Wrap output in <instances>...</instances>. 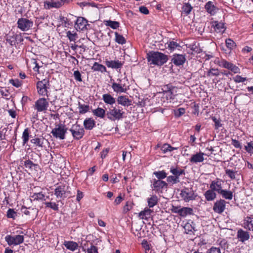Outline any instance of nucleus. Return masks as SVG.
Returning <instances> with one entry per match:
<instances>
[{"label":"nucleus","instance_id":"423d86ee","mask_svg":"<svg viewBox=\"0 0 253 253\" xmlns=\"http://www.w3.org/2000/svg\"><path fill=\"white\" fill-rule=\"evenodd\" d=\"M180 195L186 202H188L190 201L195 200L197 196V195L195 193L192 188L186 187L181 190Z\"/></svg>","mask_w":253,"mask_h":253},{"label":"nucleus","instance_id":"8fccbe9b","mask_svg":"<svg viewBox=\"0 0 253 253\" xmlns=\"http://www.w3.org/2000/svg\"><path fill=\"white\" fill-rule=\"evenodd\" d=\"M220 75V72L218 69L211 68L207 72V76L217 77Z\"/></svg>","mask_w":253,"mask_h":253},{"label":"nucleus","instance_id":"393cba45","mask_svg":"<svg viewBox=\"0 0 253 253\" xmlns=\"http://www.w3.org/2000/svg\"><path fill=\"white\" fill-rule=\"evenodd\" d=\"M117 102L118 104H121L124 106H128L131 105V100H129L126 96H119L117 98Z\"/></svg>","mask_w":253,"mask_h":253},{"label":"nucleus","instance_id":"49530a36","mask_svg":"<svg viewBox=\"0 0 253 253\" xmlns=\"http://www.w3.org/2000/svg\"><path fill=\"white\" fill-rule=\"evenodd\" d=\"M29 209H30L29 208ZM22 212L27 215H30L31 213H34L37 214L38 211L35 209H31V211L28 210V209L25 207H22L21 208Z\"/></svg>","mask_w":253,"mask_h":253},{"label":"nucleus","instance_id":"f257e3e1","mask_svg":"<svg viewBox=\"0 0 253 253\" xmlns=\"http://www.w3.org/2000/svg\"><path fill=\"white\" fill-rule=\"evenodd\" d=\"M148 61L151 64L162 66L168 61V56L159 51H152L147 54Z\"/></svg>","mask_w":253,"mask_h":253},{"label":"nucleus","instance_id":"473e14b6","mask_svg":"<svg viewBox=\"0 0 253 253\" xmlns=\"http://www.w3.org/2000/svg\"><path fill=\"white\" fill-rule=\"evenodd\" d=\"M193 213V210L192 208L189 207L181 208L180 211L179 215L182 217H185L187 215H191Z\"/></svg>","mask_w":253,"mask_h":253},{"label":"nucleus","instance_id":"bf43d9fd","mask_svg":"<svg viewBox=\"0 0 253 253\" xmlns=\"http://www.w3.org/2000/svg\"><path fill=\"white\" fill-rule=\"evenodd\" d=\"M142 247L145 249V253H151V251L150 250L149 245L146 240H143L141 243Z\"/></svg>","mask_w":253,"mask_h":253},{"label":"nucleus","instance_id":"f3484780","mask_svg":"<svg viewBox=\"0 0 253 253\" xmlns=\"http://www.w3.org/2000/svg\"><path fill=\"white\" fill-rule=\"evenodd\" d=\"M75 25L77 29L80 30H84L87 29V26H89V24H88L87 20L82 17H78L76 19Z\"/></svg>","mask_w":253,"mask_h":253},{"label":"nucleus","instance_id":"72a5a7b5","mask_svg":"<svg viewBox=\"0 0 253 253\" xmlns=\"http://www.w3.org/2000/svg\"><path fill=\"white\" fill-rule=\"evenodd\" d=\"M92 113L94 115L100 118H103L105 117V115H106L105 110L100 107H98L97 109L93 110Z\"/></svg>","mask_w":253,"mask_h":253},{"label":"nucleus","instance_id":"79ce46f5","mask_svg":"<svg viewBox=\"0 0 253 253\" xmlns=\"http://www.w3.org/2000/svg\"><path fill=\"white\" fill-rule=\"evenodd\" d=\"M115 41L119 44H124L126 43V40L125 38L117 32H115Z\"/></svg>","mask_w":253,"mask_h":253},{"label":"nucleus","instance_id":"9b49d317","mask_svg":"<svg viewBox=\"0 0 253 253\" xmlns=\"http://www.w3.org/2000/svg\"><path fill=\"white\" fill-rule=\"evenodd\" d=\"M17 27L22 31L29 30L33 26V22L25 18H21L18 20Z\"/></svg>","mask_w":253,"mask_h":253},{"label":"nucleus","instance_id":"cd10ccee","mask_svg":"<svg viewBox=\"0 0 253 253\" xmlns=\"http://www.w3.org/2000/svg\"><path fill=\"white\" fill-rule=\"evenodd\" d=\"M212 26L214 27L215 30L217 32H224L226 28L224 24L222 22H218V21H214L212 22Z\"/></svg>","mask_w":253,"mask_h":253},{"label":"nucleus","instance_id":"09e8293b","mask_svg":"<svg viewBox=\"0 0 253 253\" xmlns=\"http://www.w3.org/2000/svg\"><path fill=\"white\" fill-rule=\"evenodd\" d=\"M66 36L70 42H75L78 38V35L76 32L72 33L70 31L66 33Z\"/></svg>","mask_w":253,"mask_h":253},{"label":"nucleus","instance_id":"f03ea898","mask_svg":"<svg viewBox=\"0 0 253 253\" xmlns=\"http://www.w3.org/2000/svg\"><path fill=\"white\" fill-rule=\"evenodd\" d=\"M125 112L123 111L122 107L118 105L112 106L107 111L106 116L111 121L120 120L123 118Z\"/></svg>","mask_w":253,"mask_h":253},{"label":"nucleus","instance_id":"2eb2a0df","mask_svg":"<svg viewBox=\"0 0 253 253\" xmlns=\"http://www.w3.org/2000/svg\"><path fill=\"white\" fill-rule=\"evenodd\" d=\"M226 202L224 200L220 199L216 201L214 204L213 210L217 213H222L225 209Z\"/></svg>","mask_w":253,"mask_h":253},{"label":"nucleus","instance_id":"4c0bfd02","mask_svg":"<svg viewBox=\"0 0 253 253\" xmlns=\"http://www.w3.org/2000/svg\"><path fill=\"white\" fill-rule=\"evenodd\" d=\"M43 138L35 137L31 140V142L36 146L40 147H43Z\"/></svg>","mask_w":253,"mask_h":253},{"label":"nucleus","instance_id":"20e7f679","mask_svg":"<svg viewBox=\"0 0 253 253\" xmlns=\"http://www.w3.org/2000/svg\"><path fill=\"white\" fill-rule=\"evenodd\" d=\"M67 130V128L65 125L59 124L56 125V127L52 130L51 133L54 137L62 140L65 138Z\"/></svg>","mask_w":253,"mask_h":253},{"label":"nucleus","instance_id":"412c9836","mask_svg":"<svg viewBox=\"0 0 253 253\" xmlns=\"http://www.w3.org/2000/svg\"><path fill=\"white\" fill-rule=\"evenodd\" d=\"M243 227L248 231L253 232V216H247L243 220Z\"/></svg>","mask_w":253,"mask_h":253},{"label":"nucleus","instance_id":"a878e982","mask_svg":"<svg viewBox=\"0 0 253 253\" xmlns=\"http://www.w3.org/2000/svg\"><path fill=\"white\" fill-rule=\"evenodd\" d=\"M205 8L211 15H213L216 13V7L212 1H209L207 2L205 5Z\"/></svg>","mask_w":253,"mask_h":253},{"label":"nucleus","instance_id":"c03bdc74","mask_svg":"<svg viewBox=\"0 0 253 253\" xmlns=\"http://www.w3.org/2000/svg\"><path fill=\"white\" fill-rule=\"evenodd\" d=\"M22 138L23 139V144H26L28 142L29 138V130L28 128H26L24 129L22 133Z\"/></svg>","mask_w":253,"mask_h":253},{"label":"nucleus","instance_id":"052dcab7","mask_svg":"<svg viewBox=\"0 0 253 253\" xmlns=\"http://www.w3.org/2000/svg\"><path fill=\"white\" fill-rule=\"evenodd\" d=\"M245 149L249 153L253 154V141L248 142L247 145L245 146Z\"/></svg>","mask_w":253,"mask_h":253},{"label":"nucleus","instance_id":"5701e85b","mask_svg":"<svg viewBox=\"0 0 253 253\" xmlns=\"http://www.w3.org/2000/svg\"><path fill=\"white\" fill-rule=\"evenodd\" d=\"M105 63L108 67L116 69H121L123 65V63L119 60H106Z\"/></svg>","mask_w":253,"mask_h":253},{"label":"nucleus","instance_id":"bb28decb","mask_svg":"<svg viewBox=\"0 0 253 253\" xmlns=\"http://www.w3.org/2000/svg\"><path fill=\"white\" fill-rule=\"evenodd\" d=\"M84 126L85 129L91 130L95 126V122L91 118H87L84 122Z\"/></svg>","mask_w":253,"mask_h":253},{"label":"nucleus","instance_id":"58836bf2","mask_svg":"<svg viewBox=\"0 0 253 253\" xmlns=\"http://www.w3.org/2000/svg\"><path fill=\"white\" fill-rule=\"evenodd\" d=\"M92 69L94 71H100L101 73L106 72V67L97 62H95L92 67Z\"/></svg>","mask_w":253,"mask_h":253},{"label":"nucleus","instance_id":"6ab92c4d","mask_svg":"<svg viewBox=\"0 0 253 253\" xmlns=\"http://www.w3.org/2000/svg\"><path fill=\"white\" fill-rule=\"evenodd\" d=\"M186 61L185 55L183 54H174L173 55L171 61L176 66L183 65Z\"/></svg>","mask_w":253,"mask_h":253},{"label":"nucleus","instance_id":"338daca9","mask_svg":"<svg viewBox=\"0 0 253 253\" xmlns=\"http://www.w3.org/2000/svg\"><path fill=\"white\" fill-rule=\"evenodd\" d=\"M9 83L16 87H20L22 84L21 82L18 79H11L9 80Z\"/></svg>","mask_w":253,"mask_h":253},{"label":"nucleus","instance_id":"3c124183","mask_svg":"<svg viewBox=\"0 0 253 253\" xmlns=\"http://www.w3.org/2000/svg\"><path fill=\"white\" fill-rule=\"evenodd\" d=\"M184 228L186 234H190L193 233V231H195V227L189 223L185 224Z\"/></svg>","mask_w":253,"mask_h":253},{"label":"nucleus","instance_id":"5fc2aeb1","mask_svg":"<svg viewBox=\"0 0 253 253\" xmlns=\"http://www.w3.org/2000/svg\"><path fill=\"white\" fill-rule=\"evenodd\" d=\"M225 173L231 179H236V175L237 171H233L230 169H227L225 170Z\"/></svg>","mask_w":253,"mask_h":253},{"label":"nucleus","instance_id":"37998d69","mask_svg":"<svg viewBox=\"0 0 253 253\" xmlns=\"http://www.w3.org/2000/svg\"><path fill=\"white\" fill-rule=\"evenodd\" d=\"M153 174L157 178V180H162L167 177V173L164 170L154 171Z\"/></svg>","mask_w":253,"mask_h":253},{"label":"nucleus","instance_id":"ddd939ff","mask_svg":"<svg viewBox=\"0 0 253 253\" xmlns=\"http://www.w3.org/2000/svg\"><path fill=\"white\" fill-rule=\"evenodd\" d=\"M143 223V222L139 220L134 222L132 224L131 230L133 231V234L139 238H142L144 236V231H141Z\"/></svg>","mask_w":253,"mask_h":253},{"label":"nucleus","instance_id":"69168bd1","mask_svg":"<svg viewBox=\"0 0 253 253\" xmlns=\"http://www.w3.org/2000/svg\"><path fill=\"white\" fill-rule=\"evenodd\" d=\"M206 253H221V252L219 248L211 247L207 250Z\"/></svg>","mask_w":253,"mask_h":253},{"label":"nucleus","instance_id":"6e6d98bb","mask_svg":"<svg viewBox=\"0 0 253 253\" xmlns=\"http://www.w3.org/2000/svg\"><path fill=\"white\" fill-rule=\"evenodd\" d=\"M6 215L8 218L15 219L17 216V213L14 211L13 209H9L7 210Z\"/></svg>","mask_w":253,"mask_h":253},{"label":"nucleus","instance_id":"1a4fd4ad","mask_svg":"<svg viewBox=\"0 0 253 253\" xmlns=\"http://www.w3.org/2000/svg\"><path fill=\"white\" fill-rule=\"evenodd\" d=\"M68 186L61 183L56 187L54 190V195L57 198L64 199L67 197V194L70 193L69 191H68Z\"/></svg>","mask_w":253,"mask_h":253},{"label":"nucleus","instance_id":"0e129e2a","mask_svg":"<svg viewBox=\"0 0 253 253\" xmlns=\"http://www.w3.org/2000/svg\"><path fill=\"white\" fill-rule=\"evenodd\" d=\"M89 109L88 105H79V112L80 114H84L87 112Z\"/></svg>","mask_w":253,"mask_h":253},{"label":"nucleus","instance_id":"ea45409f","mask_svg":"<svg viewBox=\"0 0 253 253\" xmlns=\"http://www.w3.org/2000/svg\"><path fill=\"white\" fill-rule=\"evenodd\" d=\"M219 194L221 195L223 198L226 200H231L232 199L233 193L230 191L223 189L222 191H220V193Z\"/></svg>","mask_w":253,"mask_h":253},{"label":"nucleus","instance_id":"4d7b16f0","mask_svg":"<svg viewBox=\"0 0 253 253\" xmlns=\"http://www.w3.org/2000/svg\"><path fill=\"white\" fill-rule=\"evenodd\" d=\"M211 119L214 123L215 129H218L219 127L222 126V125L221 123V121L220 119H217L215 117H212Z\"/></svg>","mask_w":253,"mask_h":253},{"label":"nucleus","instance_id":"de8ad7c7","mask_svg":"<svg viewBox=\"0 0 253 253\" xmlns=\"http://www.w3.org/2000/svg\"><path fill=\"white\" fill-rule=\"evenodd\" d=\"M44 204L46 208H50L55 211H59L58 204L55 202H45Z\"/></svg>","mask_w":253,"mask_h":253},{"label":"nucleus","instance_id":"680f3d73","mask_svg":"<svg viewBox=\"0 0 253 253\" xmlns=\"http://www.w3.org/2000/svg\"><path fill=\"white\" fill-rule=\"evenodd\" d=\"M6 42L11 45H14L16 42V39L15 36H8L6 39Z\"/></svg>","mask_w":253,"mask_h":253},{"label":"nucleus","instance_id":"864d4df0","mask_svg":"<svg viewBox=\"0 0 253 253\" xmlns=\"http://www.w3.org/2000/svg\"><path fill=\"white\" fill-rule=\"evenodd\" d=\"M22 164H23L24 166L26 168L29 169H32L33 166L36 167L37 166V165L33 163L32 161L30 160H27L24 161L23 163L21 162Z\"/></svg>","mask_w":253,"mask_h":253},{"label":"nucleus","instance_id":"e433bc0d","mask_svg":"<svg viewBox=\"0 0 253 253\" xmlns=\"http://www.w3.org/2000/svg\"><path fill=\"white\" fill-rule=\"evenodd\" d=\"M104 23L106 26H109L113 29H117L120 26V23L119 22L111 20L104 21Z\"/></svg>","mask_w":253,"mask_h":253},{"label":"nucleus","instance_id":"603ef678","mask_svg":"<svg viewBox=\"0 0 253 253\" xmlns=\"http://www.w3.org/2000/svg\"><path fill=\"white\" fill-rule=\"evenodd\" d=\"M167 180L168 182L171 183L173 184H176L179 182V179L177 178L176 176L173 175H170L167 177Z\"/></svg>","mask_w":253,"mask_h":253},{"label":"nucleus","instance_id":"4be33fe9","mask_svg":"<svg viewBox=\"0 0 253 253\" xmlns=\"http://www.w3.org/2000/svg\"><path fill=\"white\" fill-rule=\"evenodd\" d=\"M222 181L219 179L216 180L212 181L210 185L211 189L214 192L216 191L218 193H220V191H222Z\"/></svg>","mask_w":253,"mask_h":253},{"label":"nucleus","instance_id":"c85d7f7f","mask_svg":"<svg viewBox=\"0 0 253 253\" xmlns=\"http://www.w3.org/2000/svg\"><path fill=\"white\" fill-rule=\"evenodd\" d=\"M102 99L105 103L111 105L114 104L116 102L115 98L109 93L104 94L102 95Z\"/></svg>","mask_w":253,"mask_h":253},{"label":"nucleus","instance_id":"2f4dec72","mask_svg":"<svg viewBox=\"0 0 253 253\" xmlns=\"http://www.w3.org/2000/svg\"><path fill=\"white\" fill-rule=\"evenodd\" d=\"M152 212V211L151 210L146 208L144 210V211L139 212V217L142 219H147L150 217Z\"/></svg>","mask_w":253,"mask_h":253},{"label":"nucleus","instance_id":"f8f14e48","mask_svg":"<svg viewBox=\"0 0 253 253\" xmlns=\"http://www.w3.org/2000/svg\"><path fill=\"white\" fill-rule=\"evenodd\" d=\"M151 187L157 192H162L164 189H167L168 184L167 182L163 180H157L156 179H153L152 181Z\"/></svg>","mask_w":253,"mask_h":253},{"label":"nucleus","instance_id":"4468645a","mask_svg":"<svg viewBox=\"0 0 253 253\" xmlns=\"http://www.w3.org/2000/svg\"><path fill=\"white\" fill-rule=\"evenodd\" d=\"M125 78L123 80L118 79V83L113 82L112 84V87L114 91L116 93L125 92L126 90L124 87L126 86V84L124 83Z\"/></svg>","mask_w":253,"mask_h":253},{"label":"nucleus","instance_id":"a19ab883","mask_svg":"<svg viewBox=\"0 0 253 253\" xmlns=\"http://www.w3.org/2000/svg\"><path fill=\"white\" fill-rule=\"evenodd\" d=\"M192 9V6L189 2L185 3L182 7V13L185 15H188L190 13Z\"/></svg>","mask_w":253,"mask_h":253},{"label":"nucleus","instance_id":"f704fd0d","mask_svg":"<svg viewBox=\"0 0 253 253\" xmlns=\"http://www.w3.org/2000/svg\"><path fill=\"white\" fill-rule=\"evenodd\" d=\"M34 201H45V195L42 192L34 193L31 196Z\"/></svg>","mask_w":253,"mask_h":253},{"label":"nucleus","instance_id":"dca6fc26","mask_svg":"<svg viewBox=\"0 0 253 253\" xmlns=\"http://www.w3.org/2000/svg\"><path fill=\"white\" fill-rule=\"evenodd\" d=\"M219 65L230 70L235 74L240 72V69L237 66L225 60H222L220 62Z\"/></svg>","mask_w":253,"mask_h":253},{"label":"nucleus","instance_id":"a18cd8bd","mask_svg":"<svg viewBox=\"0 0 253 253\" xmlns=\"http://www.w3.org/2000/svg\"><path fill=\"white\" fill-rule=\"evenodd\" d=\"M225 44L227 47L230 49L232 50L236 46V43L231 39H227L225 41Z\"/></svg>","mask_w":253,"mask_h":253},{"label":"nucleus","instance_id":"39448f33","mask_svg":"<svg viewBox=\"0 0 253 253\" xmlns=\"http://www.w3.org/2000/svg\"><path fill=\"white\" fill-rule=\"evenodd\" d=\"M69 130L74 139L77 140L82 138L84 134V128L77 123L73 125Z\"/></svg>","mask_w":253,"mask_h":253},{"label":"nucleus","instance_id":"a211bd4d","mask_svg":"<svg viewBox=\"0 0 253 253\" xmlns=\"http://www.w3.org/2000/svg\"><path fill=\"white\" fill-rule=\"evenodd\" d=\"M62 6V2L59 0H46L44 1V7L46 9L51 8H58Z\"/></svg>","mask_w":253,"mask_h":253},{"label":"nucleus","instance_id":"b1692460","mask_svg":"<svg viewBox=\"0 0 253 253\" xmlns=\"http://www.w3.org/2000/svg\"><path fill=\"white\" fill-rule=\"evenodd\" d=\"M204 155L205 154L201 152L194 154L190 159V162L192 163H201L204 160Z\"/></svg>","mask_w":253,"mask_h":253},{"label":"nucleus","instance_id":"c9c22d12","mask_svg":"<svg viewBox=\"0 0 253 253\" xmlns=\"http://www.w3.org/2000/svg\"><path fill=\"white\" fill-rule=\"evenodd\" d=\"M158 198L156 195H153L150 198H148V205L150 208L154 207L158 204Z\"/></svg>","mask_w":253,"mask_h":253},{"label":"nucleus","instance_id":"7c9ffc66","mask_svg":"<svg viewBox=\"0 0 253 253\" xmlns=\"http://www.w3.org/2000/svg\"><path fill=\"white\" fill-rule=\"evenodd\" d=\"M64 245L68 250L74 251L78 248V244L73 241H65Z\"/></svg>","mask_w":253,"mask_h":253},{"label":"nucleus","instance_id":"e2e57ef3","mask_svg":"<svg viewBox=\"0 0 253 253\" xmlns=\"http://www.w3.org/2000/svg\"><path fill=\"white\" fill-rule=\"evenodd\" d=\"M168 44L169 48L171 50H173L177 47H180V45L178 43L173 41H171L169 43H168Z\"/></svg>","mask_w":253,"mask_h":253},{"label":"nucleus","instance_id":"aec40b11","mask_svg":"<svg viewBox=\"0 0 253 253\" xmlns=\"http://www.w3.org/2000/svg\"><path fill=\"white\" fill-rule=\"evenodd\" d=\"M237 236L239 241L244 243L250 239V235L247 231L239 229L237 231Z\"/></svg>","mask_w":253,"mask_h":253},{"label":"nucleus","instance_id":"0eeeda50","mask_svg":"<svg viewBox=\"0 0 253 253\" xmlns=\"http://www.w3.org/2000/svg\"><path fill=\"white\" fill-rule=\"evenodd\" d=\"M49 98H40L35 103L34 107L37 112H44L47 110L49 106L48 100Z\"/></svg>","mask_w":253,"mask_h":253},{"label":"nucleus","instance_id":"7ed1b4c3","mask_svg":"<svg viewBox=\"0 0 253 253\" xmlns=\"http://www.w3.org/2000/svg\"><path fill=\"white\" fill-rule=\"evenodd\" d=\"M37 88L38 94L41 96L48 97V89L50 88L49 80L44 79L37 83Z\"/></svg>","mask_w":253,"mask_h":253},{"label":"nucleus","instance_id":"6e6552de","mask_svg":"<svg viewBox=\"0 0 253 253\" xmlns=\"http://www.w3.org/2000/svg\"><path fill=\"white\" fill-rule=\"evenodd\" d=\"M163 89L167 99L173 100L177 95L178 88L171 84H168L164 86Z\"/></svg>","mask_w":253,"mask_h":253},{"label":"nucleus","instance_id":"9d476101","mask_svg":"<svg viewBox=\"0 0 253 253\" xmlns=\"http://www.w3.org/2000/svg\"><path fill=\"white\" fill-rule=\"evenodd\" d=\"M5 240L9 246H16L23 243L24 238L23 235H20L13 236L8 235L5 237Z\"/></svg>","mask_w":253,"mask_h":253},{"label":"nucleus","instance_id":"13d9d810","mask_svg":"<svg viewBox=\"0 0 253 253\" xmlns=\"http://www.w3.org/2000/svg\"><path fill=\"white\" fill-rule=\"evenodd\" d=\"M191 49L197 53H199L202 52V49L199 47V43H194L191 45Z\"/></svg>","mask_w":253,"mask_h":253},{"label":"nucleus","instance_id":"774afa93","mask_svg":"<svg viewBox=\"0 0 253 253\" xmlns=\"http://www.w3.org/2000/svg\"><path fill=\"white\" fill-rule=\"evenodd\" d=\"M170 172L174 176H176L177 178L179 179V175L178 173V169L177 168H174L172 167L170 168Z\"/></svg>","mask_w":253,"mask_h":253},{"label":"nucleus","instance_id":"c756f323","mask_svg":"<svg viewBox=\"0 0 253 253\" xmlns=\"http://www.w3.org/2000/svg\"><path fill=\"white\" fill-rule=\"evenodd\" d=\"M204 196L207 201H211L216 198V194L212 190L209 189L206 191Z\"/></svg>","mask_w":253,"mask_h":253}]
</instances>
